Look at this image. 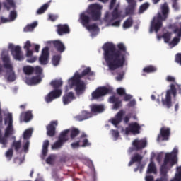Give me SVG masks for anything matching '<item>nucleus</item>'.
Returning <instances> with one entry per match:
<instances>
[{"label": "nucleus", "instance_id": "f257e3e1", "mask_svg": "<svg viewBox=\"0 0 181 181\" xmlns=\"http://www.w3.org/2000/svg\"><path fill=\"white\" fill-rule=\"evenodd\" d=\"M105 62L110 71H115L117 69H122L127 61V47L124 43H119L117 49L112 43H106L103 47Z\"/></svg>", "mask_w": 181, "mask_h": 181}, {"label": "nucleus", "instance_id": "f03ea898", "mask_svg": "<svg viewBox=\"0 0 181 181\" xmlns=\"http://www.w3.org/2000/svg\"><path fill=\"white\" fill-rule=\"evenodd\" d=\"M86 76H94V72L91 71V68L87 67L81 74L76 72L74 77L68 81V84H69L71 88L75 87L77 95H81V94H83L84 91H86V83L81 81V78Z\"/></svg>", "mask_w": 181, "mask_h": 181}, {"label": "nucleus", "instance_id": "7ed1b4c3", "mask_svg": "<svg viewBox=\"0 0 181 181\" xmlns=\"http://www.w3.org/2000/svg\"><path fill=\"white\" fill-rule=\"evenodd\" d=\"M101 9L103 8L99 4H90L87 10V13H82L80 15V21L81 25L86 28L87 25H90V23L92 21L96 22L99 21L100 22V25H103V22L101 21Z\"/></svg>", "mask_w": 181, "mask_h": 181}, {"label": "nucleus", "instance_id": "20e7f679", "mask_svg": "<svg viewBox=\"0 0 181 181\" xmlns=\"http://www.w3.org/2000/svg\"><path fill=\"white\" fill-rule=\"evenodd\" d=\"M160 9L161 13H158L157 16H154L151 22L150 33H152V32L158 33L163 26V21H166L168 16H169V5L167 2L160 5Z\"/></svg>", "mask_w": 181, "mask_h": 181}, {"label": "nucleus", "instance_id": "39448f33", "mask_svg": "<svg viewBox=\"0 0 181 181\" xmlns=\"http://www.w3.org/2000/svg\"><path fill=\"white\" fill-rule=\"evenodd\" d=\"M4 125H8L4 130V134L2 133V128L0 127V145H2V148H7L9 142L8 138L14 134L12 113H8L5 117Z\"/></svg>", "mask_w": 181, "mask_h": 181}, {"label": "nucleus", "instance_id": "423d86ee", "mask_svg": "<svg viewBox=\"0 0 181 181\" xmlns=\"http://www.w3.org/2000/svg\"><path fill=\"white\" fill-rule=\"evenodd\" d=\"M179 151L175 148L171 153H165L163 164L161 165L160 172V176L168 177V163L170 162L171 165L177 163V153Z\"/></svg>", "mask_w": 181, "mask_h": 181}, {"label": "nucleus", "instance_id": "0eeeda50", "mask_svg": "<svg viewBox=\"0 0 181 181\" xmlns=\"http://www.w3.org/2000/svg\"><path fill=\"white\" fill-rule=\"evenodd\" d=\"M50 86L53 87L54 90L45 96V100L46 103H52L53 100H56V98H59L62 95V92L59 88L63 86V81L62 80H53L51 81Z\"/></svg>", "mask_w": 181, "mask_h": 181}, {"label": "nucleus", "instance_id": "6e6552de", "mask_svg": "<svg viewBox=\"0 0 181 181\" xmlns=\"http://www.w3.org/2000/svg\"><path fill=\"white\" fill-rule=\"evenodd\" d=\"M23 49L26 52V57H30V58L27 59V62L28 63H35V62H36V60H37V57H32V56H33V49L36 53H39V50L40 49V45H39L37 44H35V43L32 44V42H30V40H27L24 45Z\"/></svg>", "mask_w": 181, "mask_h": 181}, {"label": "nucleus", "instance_id": "1a4fd4ad", "mask_svg": "<svg viewBox=\"0 0 181 181\" xmlns=\"http://www.w3.org/2000/svg\"><path fill=\"white\" fill-rule=\"evenodd\" d=\"M171 94H173L174 98L176 97V95L177 94V92L176 90V86L173 83L170 85V89L167 90L165 98L162 99L163 105H165L167 108H170V107H172V96L170 95Z\"/></svg>", "mask_w": 181, "mask_h": 181}, {"label": "nucleus", "instance_id": "9d476101", "mask_svg": "<svg viewBox=\"0 0 181 181\" xmlns=\"http://www.w3.org/2000/svg\"><path fill=\"white\" fill-rule=\"evenodd\" d=\"M112 93V88H107L105 86L98 87L93 92L91 93L92 100H100L101 97L107 95V94H111Z\"/></svg>", "mask_w": 181, "mask_h": 181}, {"label": "nucleus", "instance_id": "9b49d317", "mask_svg": "<svg viewBox=\"0 0 181 181\" xmlns=\"http://www.w3.org/2000/svg\"><path fill=\"white\" fill-rule=\"evenodd\" d=\"M69 130L61 132L58 140L52 146V149H60L69 141Z\"/></svg>", "mask_w": 181, "mask_h": 181}, {"label": "nucleus", "instance_id": "f8f14e48", "mask_svg": "<svg viewBox=\"0 0 181 181\" xmlns=\"http://www.w3.org/2000/svg\"><path fill=\"white\" fill-rule=\"evenodd\" d=\"M8 49L11 50V54L16 60L21 61L23 59V56H22V49L19 45L15 47L13 44H9Z\"/></svg>", "mask_w": 181, "mask_h": 181}, {"label": "nucleus", "instance_id": "ddd939ff", "mask_svg": "<svg viewBox=\"0 0 181 181\" xmlns=\"http://www.w3.org/2000/svg\"><path fill=\"white\" fill-rule=\"evenodd\" d=\"M147 144L148 142L145 139L139 140L136 139L132 142L133 148H129V152H134V151H141V149L146 148Z\"/></svg>", "mask_w": 181, "mask_h": 181}, {"label": "nucleus", "instance_id": "4468645a", "mask_svg": "<svg viewBox=\"0 0 181 181\" xmlns=\"http://www.w3.org/2000/svg\"><path fill=\"white\" fill-rule=\"evenodd\" d=\"M170 136V128L163 127L160 129V134L158 135L157 141H169Z\"/></svg>", "mask_w": 181, "mask_h": 181}, {"label": "nucleus", "instance_id": "2eb2a0df", "mask_svg": "<svg viewBox=\"0 0 181 181\" xmlns=\"http://www.w3.org/2000/svg\"><path fill=\"white\" fill-rule=\"evenodd\" d=\"M125 132L127 135L128 134H141V126L136 122H132L126 127Z\"/></svg>", "mask_w": 181, "mask_h": 181}, {"label": "nucleus", "instance_id": "dca6fc26", "mask_svg": "<svg viewBox=\"0 0 181 181\" xmlns=\"http://www.w3.org/2000/svg\"><path fill=\"white\" fill-rule=\"evenodd\" d=\"M49 57H50V52H49V47H45L42 49L41 55L39 57V62L42 66H46L49 63Z\"/></svg>", "mask_w": 181, "mask_h": 181}, {"label": "nucleus", "instance_id": "f3484780", "mask_svg": "<svg viewBox=\"0 0 181 181\" xmlns=\"http://www.w3.org/2000/svg\"><path fill=\"white\" fill-rule=\"evenodd\" d=\"M57 33L59 36H63V35H67L70 33V27L67 24H58L57 25Z\"/></svg>", "mask_w": 181, "mask_h": 181}, {"label": "nucleus", "instance_id": "a211bd4d", "mask_svg": "<svg viewBox=\"0 0 181 181\" xmlns=\"http://www.w3.org/2000/svg\"><path fill=\"white\" fill-rule=\"evenodd\" d=\"M58 125L57 120L52 121L47 126V134L48 136H54L56 135V127Z\"/></svg>", "mask_w": 181, "mask_h": 181}, {"label": "nucleus", "instance_id": "6ab92c4d", "mask_svg": "<svg viewBox=\"0 0 181 181\" xmlns=\"http://www.w3.org/2000/svg\"><path fill=\"white\" fill-rule=\"evenodd\" d=\"M122 118H124V110H119L115 117L111 119V124L115 127H118L122 122Z\"/></svg>", "mask_w": 181, "mask_h": 181}, {"label": "nucleus", "instance_id": "aec40b11", "mask_svg": "<svg viewBox=\"0 0 181 181\" xmlns=\"http://www.w3.org/2000/svg\"><path fill=\"white\" fill-rule=\"evenodd\" d=\"M74 100H76V96L73 92L65 93L62 97V102L64 105H68Z\"/></svg>", "mask_w": 181, "mask_h": 181}, {"label": "nucleus", "instance_id": "412c9836", "mask_svg": "<svg viewBox=\"0 0 181 181\" xmlns=\"http://www.w3.org/2000/svg\"><path fill=\"white\" fill-rule=\"evenodd\" d=\"M109 101L113 104V110H118L122 105V100L119 99V97L111 96Z\"/></svg>", "mask_w": 181, "mask_h": 181}, {"label": "nucleus", "instance_id": "4be33fe9", "mask_svg": "<svg viewBox=\"0 0 181 181\" xmlns=\"http://www.w3.org/2000/svg\"><path fill=\"white\" fill-rule=\"evenodd\" d=\"M42 81V77L40 75H37L35 76H33L32 78H26L25 83L28 86H35L36 84H39Z\"/></svg>", "mask_w": 181, "mask_h": 181}, {"label": "nucleus", "instance_id": "5701e85b", "mask_svg": "<svg viewBox=\"0 0 181 181\" xmlns=\"http://www.w3.org/2000/svg\"><path fill=\"white\" fill-rule=\"evenodd\" d=\"M119 18H121V12L118 11V7H115L112 12V18L110 20V18H108V14H106L105 21V22H112V21H115Z\"/></svg>", "mask_w": 181, "mask_h": 181}, {"label": "nucleus", "instance_id": "b1692460", "mask_svg": "<svg viewBox=\"0 0 181 181\" xmlns=\"http://www.w3.org/2000/svg\"><path fill=\"white\" fill-rule=\"evenodd\" d=\"M52 45L54 49H56V50L59 52V53H63V52L66 50V47L64 46V44H63V42H62V41H60L59 40L52 41Z\"/></svg>", "mask_w": 181, "mask_h": 181}, {"label": "nucleus", "instance_id": "393cba45", "mask_svg": "<svg viewBox=\"0 0 181 181\" xmlns=\"http://www.w3.org/2000/svg\"><path fill=\"white\" fill-rule=\"evenodd\" d=\"M93 117V114L88 111L83 110L81 112V115L76 116L78 121H84L86 119H88V118H91Z\"/></svg>", "mask_w": 181, "mask_h": 181}, {"label": "nucleus", "instance_id": "a878e982", "mask_svg": "<svg viewBox=\"0 0 181 181\" xmlns=\"http://www.w3.org/2000/svg\"><path fill=\"white\" fill-rule=\"evenodd\" d=\"M21 119H23L25 122H29L32 118H33V115H32V111L28 110L27 112H23L20 116Z\"/></svg>", "mask_w": 181, "mask_h": 181}, {"label": "nucleus", "instance_id": "bb28decb", "mask_svg": "<svg viewBox=\"0 0 181 181\" xmlns=\"http://www.w3.org/2000/svg\"><path fill=\"white\" fill-rule=\"evenodd\" d=\"M142 159H144V157H142L141 154L136 153L132 157L131 160L128 163V166H132V164L135 163H141V162H142Z\"/></svg>", "mask_w": 181, "mask_h": 181}, {"label": "nucleus", "instance_id": "cd10ccee", "mask_svg": "<svg viewBox=\"0 0 181 181\" xmlns=\"http://www.w3.org/2000/svg\"><path fill=\"white\" fill-rule=\"evenodd\" d=\"M2 62L4 63V69H12V64H11V57L9 55H3L2 57Z\"/></svg>", "mask_w": 181, "mask_h": 181}, {"label": "nucleus", "instance_id": "c85d7f7f", "mask_svg": "<svg viewBox=\"0 0 181 181\" xmlns=\"http://www.w3.org/2000/svg\"><path fill=\"white\" fill-rule=\"evenodd\" d=\"M146 173L148 175L151 173H154V175H156V173H158V170H156V165H155V163H153V161H151V163L148 164Z\"/></svg>", "mask_w": 181, "mask_h": 181}, {"label": "nucleus", "instance_id": "c756f323", "mask_svg": "<svg viewBox=\"0 0 181 181\" xmlns=\"http://www.w3.org/2000/svg\"><path fill=\"white\" fill-rule=\"evenodd\" d=\"M136 6V4H129L125 10L126 15H134V13L135 12Z\"/></svg>", "mask_w": 181, "mask_h": 181}, {"label": "nucleus", "instance_id": "7c9ffc66", "mask_svg": "<svg viewBox=\"0 0 181 181\" xmlns=\"http://www.w3.org/2000/svg\"><path fill=\"white\" fill-rule=\"evenodd\" d=\"M132 25H134V20L132 17H129L124 22L123 28L129 29V28H132Z\"/></svg>", "mask_w": 181, "mask_h": 181}, {"label": "nucleus", "instance_id": "2f4dec72", "mask_svg": "<svg viewBox=\"0 0 181 181\" xmlns=\"http://www.w3.org/2000/svg\"><path fill=\"white\" fill-rule=\"evenodd\" d=\"M66 131H69V132H70V136L71 139H74L76 136L80 134V130L75 127L71 129H66Z\"/></svg>", "mask_w": 181, "mask_h": 181}, {"label": "nucleus", "instance_id": "473e14b6", "mask_svg": "<svg viewBox=\"0 0 181 181\" xmlns=\"http://www.w3.org/2000/svg\"><path fill=\"white\" fill-rule=\"evenodd\" d=\"M6 2L3 3L4 8L7 9V11H11V8H16L15 2L13 0H6Z\"/></svg>", "mask_w": 181, "mask_h": 181}, {"label": "nucleus", "instance_id": "72a5a7b5", "mask_svg": "<svg viewBox=\"0 0 181 181\" xmlns=\"http://www.w3.org/2000/svg\"><path fill=\"white\" fill-rule=\"evenodd\" d=\"M11 148H13L16 152H19V149L22 148V141L21 140L13 141Z\"/></svg>", "mask_w": 181, "mask_h": 181}, {"label": "nucleus", "instance_id": "f704fd0d", "mask_svg": "<svg viewBox=\"0 0 181 181\" xmlns=\"http://www.w3.org/2000/svg\"><path fill=\"white\" fill-rule=\"evenodd\" d=\"M7 79L8 81L13 82L15 81V80H16V76L15 75V72L13 71V70H12V69H8L7 71Z\"/></svg>", "mask_w": 181, "mask_h": 181}, {"label": "nucleus", "instance_id": "c9c22d12", "mask_svg": "<svg viewBox=\"0 0 181 181\" xmlns=\"http://www.w3.org/2000/svg\"><path fill=\"white\" fill-rule=\"evenodd\" d=\"M49 6H50V4L49 3H46L44 5H42L37 11V15H42L47 11L49 8Z\"/></svg>", "mask_w": 181, "mask_h": 181}, {"label": "nucleus", "instance_id": "e433bc0d", "mask_svg": "<svg viewBox=\"0 0 181 181\" xmlns=\"http://www.w3.org/2000/svg\"><path fill=\"white\" fill-rule=\"evenodd\" d=\"M92 112H103L104 111V106L101 105H93L91 107Z\"/></svg>", "mask_w": 181, "mask_h": 181}, {"label": "nucleus", "instance_id": "4c0bfd02", "mask_svg": "<svg viewBox=\"0 0 181 181\" xmlns=\"http://www.w3.org/2000/svg\"><path fill=\"white\" fill-rule=\"evenodd\" d=\"M49 140H45L43 142V146H42L43 156H46L47 155V152L49 151Z\"/></svg>", "mask_w": 181, "mask_h": 181}, {"label": "nucleus", "instance_id": "58836bf2", "mask_svg": "<svg viewBox=\"0 0 181 181\" xmlns=\"http://www.w3.org/2000/svg\"><path fill=\"white\" fill-rule=\"evenodd\" d=\"M156 70H158V69H156V67H155L153 65H149L148 66H146L143 69L144 73H147V74L155 73V71H156Z\"/></svg>", "mask_w": 181, "mask_h": 181}, {"label": "nucleus", "instance_id": "ea45409f", "mask_svg": "<svg viewBox=\"0 0 181 181\" xmlns=\"http://www.w3.org/2000/svg\"><path fill=\"white\" fill-rule=\"evenodd\" d=\"M89 32H97L100 30V28L98 27L97 23H93L92 25L88 24L85 27Z\"/></svg>", "mask_w": 181, "mask_h": 181}, {"label": "nucleus", "instance_id": "a19ab883", "mask_svg": "<svg viewBox=\"0 0 181 181\" xmlns=\"http://www.w3.org/2000/svg\"><path fill=\"white\" fill-rule=\"evenodd\" d=\"M34 71H35V68L34 67L29 66L23 67V72L27 76H30V74H33Z\"/></svg>", "mask_w": 181, "mask_h": 181}, {"label": "nucleus", "instance_id": "79ce46f5", "mask_svg": "<svg viewBox=\"0 0 181 181\" xmlns=\"http://www.w3.org/2000/svg\"><path fill=\"white\" fill-rule=\"evenodd\" d=\"M162 37L164 40L165 43H169V42H170V39H172V33H165L163 34Z\"/></svg>", "mask_w": 181, "mask_h": 181}, {"label": "nucleus", "instance_id": "37998d69", "mask_svg": "<svg viewBox=\"0 0 181 181\" xmlns=\"http://www.w3.org/2000/svg\"><path fill=\"white\" fill-rule=\"evenodd\" d=\"M37 26V22H34L24 28V32H32Z\"/></svg>", "mask_w": 181, "mask_h": 181}, {"label": "nucleus", "instance_id": "c03bdc74", "mask_svg": "<svg viewBox=\"0 0 181 181\" xmlns=\"http://www.w3.org/2000/svg\"><path fill=\"white\" fill-rule=\"evenodd\" d=\"M33 132V130H32V129H26L23 133V139L29 141V139L30 138V136H32Z\"/></svg>", "mask_w": 181, "mask_h": 181}, {"label": "nucleus", "instance_id": "a18cd8bd", "mask_svg": "<svg viewBox=\"0 0 181 181\" xmlns=\"http://www.w3.org/2000/svg\"><path fill=\"white\" fill-rule=\"evenodd\" d=\"M60 55H54L52 59L53 66H59L60 63Z\"/></svg>", "mask_w": 181, "mask_h": 181}, {"label": "nucleus", "instance_id": "49530a36", "mask_svg": "<svg viewBox=\"0 0 181 181\" xmlns=\"http://www.w3.org/2000/svg\"><path fill=\"white\" fill-rule=\"evenodd\" d=\"M173 33L177 34L178 37H181V23L174 27Z\"/></svg>", "mask_w": 181, "mask_h": 181}, {"label": "nucleus", "instance_id": "de8ad7c7", "mask_svg": "<svg viewBox=\"0 0 181 181\" xmlns=\"http://www.w3.org/2000/svg\"><path fill=\"white\" fill-rule=\"evenodd\" d=\"M148 8H149V4L148 3L143 4L139 8L140 13H144V12H145V11L148 9Z\"/></svg>", "mask_w": 181, "mask_h": 181}, {"label": "nucleus", "instance_id": "09e8293b", "mask_svg": "<svg viewBox=\"0 0 181 181\" xmlns=\"http://www.w3.org/2000/svg\"><path fill=\"white\" fill-rule=\"evenodd\" d=\"M13 156V149L9 148L6 152V157L8 158V160H11L12 157Z\"/></svg>", "mask_w": 181, "mask_h": 181}, {"label": "nucleus", "instance_id": "8fccbe9b", "mask_svg": "<svg viewBox=\"0 0 181 181\" xmlns=\"http://www.w3.org/2000/svg\"><path fill=\"white\" fill-rule=\"evenodd\" d=\"M117 93L118 94V95H120V97H122L125 95V94H127V93L125 92V88H118L117 89Z\"/></svg>", "mask_w": 181, "mask_h": 181}, {"label": "nucleus", "instance_id": "3c124183", "mask_svg": "<svg viewBox=\"0 0 181 181\" xmlns=\"http://www.w3.org/2000/svg\"><path fill=\"white\" fill-rule=\"evenodd\" d=\"M179 42H180V39L179 37H175L173 40L170 42V46H176Z\"/></svg>", "mask_w": 181, "mask_h": 181}, {"label": "nucleus", "instance_id": "603ef678", "mask_svg": "<svg viewBox=\"0 0 181 181\" xmlns=\"http://www.w3.org/2000/svg\"><path fill=\"white\" fill-rule=\"evenodd\" d=\"M42 71H43V69H42V67H40V66H35L34 68L35 74H38V76H40V74H42Z\"/></svg>", "mask_w": 181, "mask_h": 181}, {"label": "nucleus", "instance_id": "864d4df0", "mask_svg": "<svg viewBox=\"0 0 181 181\" xmlns=\"http://www.w3.org/2000/svg\"><path fill=\"white\" fill-rule=\"evenodd\" d=\"M16 16H18V13H16V11H12L10 13L9 18L11 21H15L16 19Z\"/></svg>", "mask_w": 181, "mask_h": 181}, {"label": "nucleus", "instance_id": "5fc2aeb1", "mask_svg": "<svg viewBox=\"0 0 181 181\" xmlns=\"http://www.w3.org/2000/svg\"><path fill=\"white\" fill-rule=\"evenodd\" d=\"M111 134L112 135V136H114L116 139H118V138L119 137V132H118V130H111Z\"/></svg>", "mask_w": 181, "mask_h": 181}, {"label": "nucleus", "instance_id": "6e6d98bb", "mask_svg": "<svg viewBox=\"0 0 181 181\" xmlns=\"http://www.w3.org/2000/svg\"><path fill=\"white\" fill-rule=\"evenodd\" d=\"M54 160V156H49L46 159V162H47V163H48V165H52Z\"/></svg>", "mask_w": 181, "mask_h": 181}, {"label": "nucleus", "instance_id": "4d7b16f0", "mask_svg": "<svg viewBox=\"0 0 181 181\" xmlns=\"http://www.w3.org/2000/svg\"><path fill=\"white\" fill-rule=\"evenodd\" d=\"M30 142L29 141V140H27L25 141V143L23 144V150L24 152H28L29 151V145H30Z\"/></svg>", "mask_w": 181, "mask_h": 181}, {"label": "nucleus", "instance_id": "13d9d810", "mask_svg": "<svg viewBox=\"0 0 181 181\" xmlns=\"http://www.w3.org/2000/svg\"><path fill=\"white\" fill-rule=\"evenodd\" d=\"M71 146L72 149H77V148H80V141L72 143Z\"/></svg>", "mask_w": 181, "mask_h": 181}, {"label": "nucleus", "instance_id": "bf43d9fd", "mask_svg": "<svg viewBox=\"0 0 181 181\" xmlns=\"http://www.w3.org/2000/svg\"><path fill=\"white\" fill-rule=\"evenodd\" d=\"M175 62H176V63H178V64H180V66H181V54L180 53H178L176 54Z\"/></svg>", "mask_w": 181, "mask_h": 181}, {"label": "nucleus", "instance_id": "052dcab7", "mask_svg": "<svg viewBox=\"0 0 181 181\" xmlns=\"http://www.w3.org/2000/svg\"><path fill=\"white\" fill-rule=\"evenodd\" d=\"M90 145H91V144H90L88 142V139H85L83 141V144L81 146L82 148H86V146H90Z\"/></svg>", "mask_w": 181, "mask_h": 181}, {"label": "nucleus", "instance_id": "680f3d73", "mask_svg": "<svg viewBox=\"0 0 181 181\" xmlns=\"http://www.w3.org/2000/svg\"><path fill=\"white\" fill-rule=\"evenodd\" d=\"M58 16L56 15H53V14H49V21H52V22H54L57 20Z\"/></svg>", "mask_w": 181, "mask_h": 181}, {"label": "nucleus", "instance_id": "e2e57ef3", "mask_svg": "<svg viewBox=\"0 0 181 181\" xmlns=\"http://www.w3.org/2000/svg\"><path fill=\"white\" fill-rule=\"evenodd\" d=\"M136 105V101H135V99H133L129 102L127 106L129 107H135Z\"/></svg>", "mask_w": 181, "mask_h": 181}, {"label": "nucleus", "instance_id": "0e129e2a", "mask_svg": "<svg viewBox=\"0 0 181 181\" xmlns=\"http://www.w3.org/2000/svg\"><path fill=\"white\" fill-rule=\"evenodd\" d=\"M170 181H181V175L177 173L175 174V177L173 180H171Z\"/></svg>", "mask_w": 181, "mask_h": 181}, {"label": "nucleus", "instance_id": "69168bd1", "mask_svg": "<svg viewBox=\"0 0 181 181\" xmlns=\"http://www.w3.org/2000/svg\"><path fill=\"white\" fill-rule=\"evenodd\" d=\"M132 98V95L125 93L124 96V101H129V100H131Z\"/></svg>", "mask_w": 181, "mask_h": 181}, {"label": "nucleus", "instance_id": "338daca9", "mask_svg": "<svg viewBox=\"0 0 181 181\" xmlns=\"http://www.w3.org/2000/svg\"><path fill=\"white\" fill-rule=\"evenodd\" d=\"M160 178H157L156 181H168V177H163L160 175Z\"/></svg>", "mask_w": 181, "mask_h": 181}, {"label": "nucleus", "instance_id": "774afa93", "mask_svg": "<svg viewBox=\"0 0 181 181\" xmlns=\"http://www.w3.org/2000/svg\"><path fill=\"white\" fill-rule=\"evenodd\" d=\"M154 178L152 175H147L146 176V181H153Z\"/></svg>", "mask_w": 181, "mask_h": 181}]
</instances>
